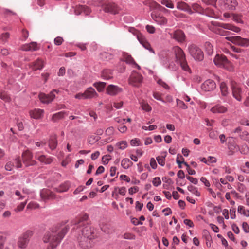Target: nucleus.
<instances>
[{
  "instance_id": "1",
  "label": "nucleus",
  "mask_w": 249,
  "mask_h": 249,
  "mask_svg": "<svg viewBox=\"0 0 249 249\" xmlns=\"http://www.w3.org/2000/svg\"><path fill=\"white\" fill-rule=\"evenodd\" d=\"M69 227L66 225L57 226L53 228L50 231H47L43 237V241L48 243L47 249H54L60 243L67 233Z\"/></svg>"
},
{
  "instance_id": "2",
  "label": "nucleus",
  "mask_w": 249,
  "mask_h": 249,
  "mask_svg": "<svg viewBox=\"0 0 249 249\" xmlns=\"http://www.w3.org/2000/svg\"><path fill=\"white\" fill-rule=\"evenodd\" d=\"M88 218L87 214H83L76 218L73 221V224L76 226V228L80 229L81 233L79 235L94 238V230L89 224Z\"/></svg>"
},
{
  "instance_id": "3",
  "label": "nucleus",
  "mask_w": 249,
  "mask_h": 249,
  "mask_svg": "<svg viewBox=\"0 0 249 249\" xmlns=\"http://www.w3.org/2000/svg\"><path fill=\"white\" fill-rule=\"evenodd\" d=\"M33 235V232L31 231H27L22 234L18 238L17 245L20 249H25L29 243L30 238Z\"/></svg>"
},
{
  "instance_id": "4",
  "label": "nucleus",
  "mask_w": 249,
  "mask_h": 249,
  "mask_svg": "<svg viewBox=\"0 0 249 249\" xmlns=\"http://www.w3.org/2000/svg\"><path fill=\"white\" fill-rule=\"evenodd\" d=\"M188 51L190 55L196 60L201 61L203 59L204 55L202 50L195 44L188 46Z\"/></svg>"
},
{
  "instance_id": "5",
  "label": "nucleus",
  "mask_w": 249,
  "mask_h": 249,
  "mask_svg": "<svg viewBox=\"0 0 249 249\" xmlns=\"http://www.w3.org/2000/svg\"><path fill=\"white\" fill-rule=\"evenodd\" d=\"M225 39L237 45L242 47L249 46V39L242 38L240 36H228Z\"/></svg>"
},
{
  "instance_id": "6",
  "label": "nucleus",
  "mask_w": 249,
  "mask_h": 249,
  "mask_svg": "<svg viewBox=\"0 0 249 249\" xmlns=\"http://www.w3.org/2000/svg\"><path fill=\"white\" fill-rule=\"evenodd\" d=\"M94 239V238H90L89 236L78 235L77 237L79 245L83 249H89L92 247Z\"/></svg>"
},
{
  "instance_id": "7",
  "label": "nucleus",
  "mask_w": 249,
  "mask_h": 249,
  "mask_svg": "<svg viewBox=\"0 0 249 249\" xmlns=\"http://www.w3.org/2000/svg\"><path fill=\"white\" fill-rule=\"evenodd\" d=\"M142 77L141 74L136 71H133L129 77V84L135 87H139L142 83Z\"/></svg>"
},
{
  "instance_id": "8",
  "label": "nucleus",
  "mask_w": 249,
  "mask_h": 249,
  "mask_svg": "<svg viewBox=\"0 0 249 249\" xmlns=\"http://www.w3.org/2000/svg\"><path fill=\"white\" fill-rule=\"evenodd\" d=\"M54 93H58V91L54 89L51 91L49 94H45V93H41L39 94V98L41 102L48 104L51 103L55 98V95Z\"/></svg>"
},
{
  "instance_id": "9",
  "label": "nucleus",
  "mask_w": 249,
  "mask_h": 249,
  "mask_svg": "<svg viewBox=\"0 0 249 249\" xmlns=\"http://www.w3.org/2000/svg\"><path fill=\"white\" fill-rule=\"evenodd\" d=\"M170 37L178 42H183L185 41L186 36L184 33L181 30H177L173 33H169Z\"/></svg>"
},
{
  "instance_id": "10",
  "label": "nucleus",
  "mask_w": 249,
  "mask_h": 249,
  "mask_svg": "<svg viewBox=\"0 0 249 249\" xmlns=\"http://www.w3.org/2000/svg\"><path fill=\"white\" fill-rule=\"evenodd\" d=\"M211 24L214 26H220L221 28L230 30L236 33L240 32L241 30L239 27L235 26L231 24L220 23L217 21H212Z\"/></svg>"
},
{
  "instance_id": "11",
  "label": "nucleus",
  "mask_w": 249,
  "mask_h": 249,
  "mask_svg": "<svg viewBox=\"0 0 249 249\" xmlns=\"http://www.w3.org/2000/svg\"><path fill=\"white\" fill-rule=\"evenodd\" d=\"M173 50L175 55L176 62L177 63L186 59L184 53L180 47L175 46L174 47Z\"/></svg>"
},
{
  "instance_id": "12",
  "label": "nucleus",
  "mask_w": 249,
  "mask_h": 249,
  "mask_svg": "<svg viewBox=\"0 0 249 249\" xmlns=\"http://www.w3.org/2000/svg\"><path fill=\"white\" fill-rule=\"evenodd\" d=\"M214 64L220 67H226L229 63L227 58L223 55L217 54L213 60Z\"/></svg>"
},
{
  "instance_id": "13",
  "label": "nucleus",
  "mask_w": 249,
  "mask_h": 249,
  "mask_svg": "<svg viewBox=\"0 0 249 249\" xmlns=\"http://www.w3.org/2000/svg\"><path fill=\"white\" fill-rule=\"evenodd\" d=\"M122 88L113 85H108L106 89V93L111 96H115L122 92Z\"/></svg>"
},
{
  "instance_id": "14",
  "label": "nucleus",
  "mask_w": 249,
  "mask_h": 249,
  "mask_svg": "<svg viewBox=\"0 0 249 249\" xmlns=\"http://www.w3.org/2000/svg\"><path fill=\"white\" fill-rule=\"evenodd\" d=\"M216 88L215 82L212 80L208 79L205 81L201 85V89L205 91H210Z\"/></svg>"
},
{
  "instance_id": "15",
  "label": "nucleus",
  "mask_w": 249,
  "mask_h": 249,
  "mask_svg": "<svg viewBox=\"0 0 249 249\" xmlns=\"http://www.w3.org/2000/svg\"><path fill=\"white\" fill-rule=\"evenodd\" d=\"M35 158L40 162L45 164H49L53 161V159L50 157H47L44 155L41 154L39 152H36L35 154Z\"/></svg>"
},
{
  "instance_id": "16",
  "label": "nucleus",
  "mask_w": 249,
  "mask_h": 249,
  "mask_svg": "<svg viewBox=\"0 0 249 249\" xmlns=\"http://www.w3.org/2000/svg\"><path fill=\"white\" fill-rule=\"evenodd\" d=\"M232 94L234 98L237 101H241L242 100V89L236 84H232L231 86Z\"/></svg>"
},
{
  "instance_id": "17",
  "label": "nucleus",
  "mask_w": 249,
  "mask_h": 249,
  "mask_svg": "<svg viewBox=\"0 0 249 249\" xmlns=\"http://www.w3.org/2000/svg\"><path fill=\"white\" fill-rule=\"evenodd\" d=\"M45 62L40 58H38L30 64V67L34 71L40 70L43 69Z\"/></svg>"
},
{
  "instance_id": "18",
  "label": "nucleus",
  "mask_w": 249,
  "mask_h": 249,
  "mask_svg": "<svg viewBox=\"0 0 249 249\" xmlns=\"http://www.w3.org/2000/svg\"><path fill=\"white\" fill-rule=\"evenodd\" d=\"M137 38L140 43L143 46V47H144L146 49L148 50L151 53H155L154 51L151 47L150 43L142 35H138Z\"/></svg>"
},
{
  "instance_id": "19",
  "label": "nucleus",
  "mask_w": 249,
  "mask_h": 249,
  "mask_svg": "<svg viewBox=\"0 0 249 249\" xmlns=\"http://www.w3.org/2000/svg\"><path fill=\"white\" fill-rule=\"evenodd\" d=\"M39 47L37 43L36 42H32L29 44H25L22 45L21 49L24 51H34L38 50Z\"/></svg>"
},
{
  "instance_id": "20",
  "label": "nucleus",
  "mask_w": 249,
  "mask_h": 249,
  "mask_svg": "<svg viewBox=\"0 0 249 249\" xmlns=\"http://www.w3.org/2000/svg\"><path fill=\"white\" fill-rule=\"evenodd\" d=\"M15 166L17 168H20L22 166L21 161L18 158L15 159L14 162L9 161L7 163L5 168L7 171H11L13 167Z\"/></svg>"
},
{
  "instance_id": "21",
  "label": "nucleus",
  "mask_w": 249,
  "mask_h": 249,
  "mask_svg": "<svg viewBox=\"0 0 249 249\" xmlns=\"http://www.w3.org/2000/svg\"><path fill=\"white\" fill-rule=\"evenodd\" d=\"M119 9L117 5L114 3H108L105 6L104 11L106 12L116 14L118 13Z\"/></svg>"
},
{
  "instance_id": "22",
  "label": "nucleus",
  "mask_w": 249,
  "mask_h": 249,
  "mask_svg": "<svg viewBox=\"0 0 249 249\" xmlns=\"http://www.w3.org/2000/svg\"><path fill=\"white\" fill-rule=\"evenodd\" d=\"M74 12L76 15L84 13L86 15H88L90 13V10L88 6L79 5L75 7Z\"/></svg>"
},
{
  "instance_id": "23",
  "label": "nucleus",
  "mask_w": 249,
  "mask_h": 249,
  "mask_svg": "<svg viewBox=\"0 0 249 249\" xmlns=\"http://www.w3.org/2000/svg\"><path fill=\"white\" fill-rule=\"evenodd\" d=\"M151 17L152 19L160 25H165L167 22L166 18L162 16L152 13Z\"/></svg>"
},
{
  "instance_id": "24",
  "label": "nucleus",
  "mask_w": 249,
  "mask_h": 249,
  "mask_svg": "<svg viewBox=\"0 0 249 249\" xmlns=\"http://www.w3.org/2000/svg\"><path fill=\"white\" fill-rule=\"evenodd\" d=\"M40 196L42 199L44 200L54 199L55 198V194L53 192L47 189H43L41 191Z\"/></svg>"
},
{
  "instance_id": "25",
  "label": "nucleus",
  "mask_w": 249,
  "mask_h": 249,
  "mask_svg": "<svg viewBox=\"0 0 249 249\" xmlns=\"http://www.w3.org/2000/svg\"><path fill=\"white\" fill-rule=\"evenodd\" d=\"M84 94L85 98L86 99H91L97 97L98 96V93L92 87L87 88L84 91Z\"/></svg>"
},
{
  "instance_id": "26",
  "label": "nucleus",
  "mask_w": 249,
  "mask_h": 249,
  "mask_svg": "<svg viewBox=\"0 0 249 249\" xmlns=\"http://www.w3.org/2000/svg\"><path fill=\"white\" fill-rule=\"evenodd\" d=\"M29 113L31 118L35 119H39L42 117L44 110L41 109H35L33 110H31Z\"/></svg>"
},
{
  "instance_id": "27",
  "label": "nucleus",
  "mask_w": 249,
  "mask_h": 249,
  "mask_svg": "<svg viewBox=\"0 0 249 249\" xmlns=\"http://www.w3.org/2000/svg\"><path fill=\"white\" fill-rule=\"evenodd\" d=\"M210 110L213 113H224L227 111V108L223 105L217 104L212 107Z\"/></svg>"
},
{
  "instance_id": "28",
  "label": "nucleus",
  "mask_w": 249,
  "mask_h": 249,
  "mask_svg": "<svg viewBox=\"0 0 249 249\" xmlns=\"http://www.w3.org/2000/svg\"><path fill=\"white\" fill-rule=\"evenodd\" d=\"M221 27L220 26H214L213 25L211 24V25L210 26V29L214 33L221 35V36H227L229 35V32L226 31L220 28Z\"/></svg>"
},
{
  "instance_id": "29",
  "label": "nucleus",
  "mask_w": 249,
  "mask_h": 249,
  "mask_svg": "<svg viewBox=\"0 0 249 249\" xmlns=\"http://www.w3.org/2000/svg\"><path fill=\"white\" fill-rule=\"evenodd\" d=\"M123 59L126 63L131 64H134L137 68L140 69V66L134 61L132 57L127 53H123Z\"/></svg>"
},
{
  "instance_id": "30",
  "label": "nucleus",
  "mask_w": 249,
  "mask_h": 249,
  "mask_svg": "<svg viewBox=\"0 0 249 249\" xmlns=\"http://www.w3.org/2000/svg\"><path fill=\"white\" fill-rule=\"evenodd\" d=\"M70 186V184L69 182H65L60 185L59 187L55 188L54 190L58 193H63L67 191Z\"/></svg>"
},
{
  "instance_id": "31",
  "label": "nucleus",
  "mask_w": 249,
  "mask_h": 249,
  "mask_svg": "<svg viewBox=\"0 0 249 249\" xmlns=\"http://www.w3.org/2000/svg\"><path fill=\"white\" fill-rule=\"evenodd\" d=\"M67 113L65 111H60L53 115L51 120L53 122H56L60 119H62L65 115Z\"/></svg>"
},
{
  "instance_id": "32",
  "label": "nucleus",
  "mask_w": 249,
  "mask_h": 249,
  "mask_svg": "<svg viewBox=\"0 0 249 249\" xmlns=\"http://www.w3.org/2000/svg\"><path fill=\"white\" fill-rule=\"evenodd\" d=\"M229 149V155H232L235 152L239 150V146L234 142H229L228 146Z\"/></svg>"
},
{
  "instance_id": "33",
  "label": "nucleus",
  "mask_w": 249,
  "mask_h": 249,
  "mask_svg": "<svg viewBox=\"0 0 249 249\" xmlns=\"http://www.w3.org/2000/svg\"><path fill=\"white\" fill-rule=\"evenodd\" d=\"M57 145V140L56 135L51 137L49 141V146L51 150H54Z\"/></svg>"
},
{
  "instance_id": "34",
  "label": "nucleus",
  "mask_w": 249,
  "mask_h": 249,
  "mask_svg": "<svg viewBox=\"0 0 249 249\" xmlns=\"http://www.w3.org/2000/svg\"><path fill=\"white\" fill-rule=\"evenodd\" d=\"M33 158L32 152L29 150H26L22 154V159L23 162L26 164Z\"/></svg>"
},
{
  "instance_id": "35",
  "label": "nucleus",
  "mask_w": 249,
  "mask_h": 249,
  "mask_svg": "<svg viewBox=\"0 0 249 249\" xmlns=\"http://www.w3.org/2000/svg\"><path fill=\"white\" fill-rule=\"evenodd\" d=\"M101 77L104 80H109L113 77L112 72L110 70H104L102 71Z\"/></svg>"
},
{
  "instance_id": "36",
  "label": "nucleus",
  "mask_w": 249,
  "mask_h": 249,
  "mask_svg": "<svg viewBox=\"0 0 249 249\" xmlns=\"http://www.w3.org/2000/svg\"><path fill=\"white\" fill-rule=\"evenodd\" d=\"M133 162L127 158L123 159L121 161L122 167L125 169L129 168L130 167L132 166Z\"/></svg>"
},
{
  "instance_id": "37",
  "label": "nucleus",
  "mask_w": 249,
  "mask_h": 249,
  "mask_svg": "<svg viewBox=\"0 0 249 249\" xmlns=\"http://www.w3.org/2000/svg\"><path fill=\"white\" fill-rule=\"evenodd\" d=\"M177 7L178 9L185 11H191V10L189 6L184 2H179L177 4Z\"/></svg>"
},
{
  "instance_id": "38",
  "label": "nucleus",
  "mask_w": 249,
  "mask_h": 249,
  "mask_svg": "<svg viewBox=\"0 0 249 249\" xmlns=\"http://www.w3.org/2000/svg\"><path fill=\"white\" fill-rule=\"evenodd\" d=\"M237 4L236 0H226V4L228 5L229 9L231 10H234Z\"/></svg>"
},
{
  "instance_id": "39",
  "label": "nucleus",
  "mask_w": 249,
  "mask_h": 249,
  "mask_svg": "<svg viewBox=\"0 0 249 249\" xmlns=\"http://www.w3.org/2000/svg\"><path fill=\"white\" fill-rule=\"evenodd\" d=\"M0 98L6 102H10L11 100L10 96L4 90L0 91Z\"/></svg>"
},
{
  "instance_id": "40",
  "label": "nucleus",
  "mask_w": 249,
  "mask_h": 249,
  "mask_svg": "<svg viewBox=\"0 0 249 249\" xmlns=\"http://www.w3.org/2000/svg\"><path fill=\"white\" fill-rule=\"evenodd\" d=\"M101 228L102 231L107 234L111 233L113 231V228L111 227L110 225L108 224H103Z\"/></svg>"
},
{
  "instance_id": "41",
  "label": "nucleus",
  "mask_w": 249,
  "mask_h": 249,
  "mask_svg": "<svg viewBox=\"0 0 249 249\" xmlns=\"http://www.w3.org/2000/svg\"><path fill=\"white\" fill-rule=\"evenodd\" d=\"M106 85V83L103 82H95L93 84V86L96 88L97 90L99 92L103 91Z\"/></svg>"
},
{
  "instance_id": "42",
  "label": "nucleus",
  "mask_w": 249,
  "mask_h": 249,
  "mask_svg": "<svg viewBox=\"0 0 249 249\" xmlns=\"http://www.w3.org/2000/svg\"><path fill=\"white\" fill-rule=\"evenodd\" d=\"M221 94L223 96H226L228 93V88L224 82H222L220 86Z\"/></svg>"
},
{
  "instance_id": "43",
  "label": "nucleus",
  "mask_w": 249,
  "mask_h": 249,
  "mask_svg": "<svg viewBox=\"0 0 249 249\" xmlns=\"http://www.w3.org/2000/svg\"><path fill=\"white\" fill-rule=\"evenodd\" d=\"M178 64H179L181 67L182 69L186 71L191 72V70L188 65L186 59L183 61H181Z\"/></svg>"
},
{
  "instance_id": "44",
  "label": "nucleus",
  "mask_w": 249,
  "mask_h": 249,
  "mask_svg": "<svg viewBox=\"0 0 249 249\" xmlns=\"http://www.w3.org/2000/svg\"><path fill=\"white\" fill-rule=\"evenodd\" d=\"M205 49L207 53L209 55H211L213 53V46L209 42H206L205 44Z\"/></svg>"
},
{
  "instance_id": "45",
  "label": "nucleus",
  "mask_w": 249,
  "mask_h": 249,
  "mask_svg": "<svg viewBox=\"0 0 249 249\" xmlns=\"http://www.w3.org/2000/svg\"><path fill=\"white\" fill-rule=\"evenodd\" d=\"M177 106L179 108L182 109H186L188 108V106L186 105L183 101L182 100L177 99H176Z\"/></svg>"
},
{
  "instance_id": "46",
  "label": "nucleus",
  "mask_w": 249,
  "mask_h": 249,
  "mask_svg": "<svg viewBox=\"0 0 249 249\" xmlns=\"http://www.w3.org/2000/svg\"><path fill=\"white\" fill-rule=\"evenodd\" d=\"M238 212L247 217L249 216V210H245V207L243 206L240 205L238 206Z\"/></svg>"
},
{
  "instance_id": "47",
  "label": "nucleus",
  "mask_w": 249,
  "mask_h": 249,
  "mask_svg": "<svg viewBox=\"0 0 249 249\" xmlns=\"http://www.w3.org/2000/svg\"><path fill=\"white\" fill-rule=\"evenodd\" d=\"M141 106L142 109L147 112H149L151 110L152 108L150 105L146 102L142 101L141 103Z\"/></svg>"
},
{
  "instance_id": "48",
  "label": "nucleus",
  "mask_w": 249,
  "mask_h": 249,
  "mask_svg": "<svg viewBox=\"0 0 249 249\" xmlns=\"http://www.w3.org/2000/svg\"><path fill=\"white\" fill-rule=\"evenodd\" d=\"M239 150L242 154H247L249 153V148L246 144H243L239 147Z\"/></svg>"
},
{
  "instance_id": "49",
  "label": "nucleus",
  "mask_w": 249,
  "mask_h": 249,
  "mask_svg": "<svg viewBox=\"0 0 249 249\" xmlns=\"http://www.w3.org/2000/svg\"><path fill=\"white\" fill-rule=\"evenodd\" d=\"M116 146L119 149L124 150L127 146V143L125 141H123L116 143Z\"/></svg>"
},
{
  "instance_id": "50",
  "label": "nucleus",
  "mask_w": 249,
  "mask_h": 249,
  "mask_svg": "<svg viewBox=\"0 0 249 249\" xmlns=\"http://www.w3.org/2000/svg\"><path fill=\"white\" fill-rule=\"evenodd\" d=\"M161 3L163 5H165L167 7L170 8H174V4L171 2V0H162L161 1Z\"/></svg>"
},
{
  "instance_id": "51",
  "label": "nucleus",
  "mask_w": 249,
  "mask_h": 249,
  "mask_svg": "<svg viewBox=\"0 0 249 249\" xmlns=\"http://www.w3.org/2000/svg\"><path fill=\"white\" fill-rule=\"evenodd\" d=\"M208 130L210 131L209 135L210 138L213 139L217 138V135L218 134V133L217 131H213L211 128H209Z\"/></svg>"
},
{
  "instance_id": "52",
  "label": "nucleus",
  "mask_w": 249,
  "mask_h": 249,
  "mask_svg": "<svg viewBox=\"0 0 249 249\" xmlns=\"http://www.w3.org/2000/svg\"><path fill=\"white\" fill-rule=\"evenodd\" d=\"M27 201L28 200H26L25 202H21L15 209V211L17 212L22 211L24 209L25 205H26Z\"/></svg>"
},
{
  "instance_id": "53",
  "label": "nucleus",
  "mask_w": 249,
  "mask_h": 249,
  "mask_svg": "<svg viewBox=\"0 0 249 249\" xmlns=\"http://www.w3.org/2000/svg\"><path fill=\"white\" fill-rule=\"evenodd\" d=\"M15 245V242L13 240L8 241L6 243V246L4 249H14Z\"/></svg>"
},
{
  "instance_id": "54",
  "label": "nucleus",
  "mask_w": 249,
  "mask_h": 249,
  "mask_svg": "<svg viewBox=\"0 0 249 249\" xmlns=\"http://www.w3.org/2000/svg\"><path fill=\"white\" fill-rule=\"evenodd\" d=\"M101 58L103 60H108L112 58V55L107 52H102L100 54Z\"/></svg>"
},
{
  "instance_id": "55",
  "label": "nucleus",
  "mask_w": 249,
  "mask_h": 249,
  "mask_svg": "<svg viewBox=\"0 0 249 249\" xmlns=\"http://www.w3.org/2000/svg\"><path fill=\"white\" fill-rule=\"evenodd\" d=\"M38 207L39 205L37 203L35 202H31L28 204L27 209L33 210L38 208Z\"/></svg>"
},
{
  "instance_id": "56",
  "label": "nucleus",
  "mask_w": 249,
  "mask_h": 249,
  "mask_svg": "<svg viewBox=\"0 0 249 249\" xmlns=\"http://www.w3.org/2000/svg\"><path fill=\"white\" fill-rule=\"evenodd\" d=\"M130 144L133 146L140 145H141V141L139 139L135 138L130 141Z\"/></svg>"
},
{
  "instance_id": "57",
  "label": "nucleus",
  "mask_w": 249,
  "mask_h": 249,
  "mask_svg": "<svg viewBox=\"0 0 249 249\" xmlns=\"http://www.w3.org/2000/svg\"><path fill=\"white\" fill-rule=\"evenodd\" d=\"M240 137L243 140L247 141L249 144V133L248 132H243L240 135Z\"/></svg>"
},
{
  "instance_id": "58",
  "label": "nucleus",
  "mask_w": 249,
  "mask_h": 249,
  "mask_svg": "<svg viewBox=\"0 0 249 249\" xmlns=\"http://www.w3.org/2000/svg\"><path fill=\"white\" fill-rule=\"evenodd\" d=\"M123 238L125 239L134 240L135 239V235L131 233H125L123 235Z\"/></svg>"
},
{
  "instance_id": "59",
  "label": "nucleus",
  "mask_w": 249,
  "mask_h": 249,
  "mask_svg": "<svg viewBox=\"0 0 249 249\" xmlns=\"http://www.w3.org/2000/svg\"><path fill=\"white\" fill-rule=\"evenodd\" d=\"M10 35L8 33L2 34L0 37V40L3 43L5 42L9 38Z\"/></svg>"
},
{
  "instance_id": "60",
  "label": "nucleus",
  "mask_w": 249,
  "mask_h": 249,
  "mask_svg": "<svg viewBox=\"0 0 249 249\" xmlns=\"http://www.w3.org/2000/svg\"><path fill=\"white\" fill-rule=\"evenodd\" d=\"M241 170L244 173L249 174V162H246L245 165L241 167Z\"/></svg>"
},
{
  "instance_id": "61",
  "label": "nucleus",
  "mask_w": 249,
  "mask_h": 249,
  "mask_svg": "<svg viewBox=\"0 0 249 249\" xmlns=\"http://www.w3.org/2000/svg\"><path fill=\"white\" fill-rule=\"evenodd\" d=\"M157 160L158 163L161 165L164 166L165 164V157L164 156H158L157 158Z\"/></svg>"
},
{
  "instance_id": "62",
  "label": "nucleus",
  "mask_w": 249,
  "mask_h": 249,
  "mask_svg": "<svg viewBox=\"0 0 249 249\" xmlns=\"http://www.w3.org/2000/svg\"><path fill=\"white\" fill-rule=\"evenodd\" d=\"M111 160V156L109 155H104L102 157V163L104 164H107L108 161Z\"/></svg>"
},
{
  "instance_id": "63",
  "label": "nucleus",
  "mask_w": 249,
  "mask_h": 249,
  "mask_svg": "<svg viewBox=\"0 0 249 249\" xmlns=\"http://www.w3.org/2000/svg\"><path fill=\"white\" fill-rule=\"evenodd\" d=\"M157 83L158 84L163 87L164 89H169V86L165 83L161 79H159L157 81Z\"/></svg>"
},
{
  "instance_id": "64",
  "label": "nucleus",
  "mask_w": 249,
  "mask_h": 249,
  "mask_svg": "<svg viewBox=\"0 0 249 249\" xmlns=\"http://www.w3.org/2000/svg\"><path fill=\"white\" fill-rule=\"evenodd\" d=\"M152 183L155 186H158L161 184V180L159 177H155L153 178Z\"/></svg>"
}]
</instances>
